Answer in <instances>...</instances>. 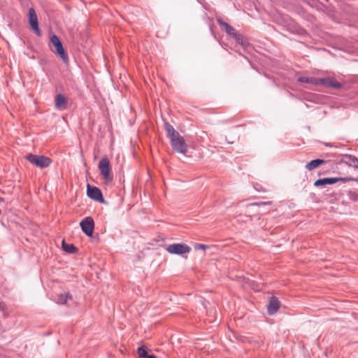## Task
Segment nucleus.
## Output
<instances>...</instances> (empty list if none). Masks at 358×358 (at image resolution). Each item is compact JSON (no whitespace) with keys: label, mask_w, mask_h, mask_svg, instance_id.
<instances>
[{"label":"nucleus","mask_w":358,"mask_h":358,"mask_svg":"<svg viewBox=\"0 0 358 358\" xmlns=\"http://www.w3.org/2000/svg\"><path fill=\"white\" fill-rule=\"evenodd\" d=\"M137 352L139 357L142 358H145L148 355L146 350L143 347H139Z\"/></svg>","instance_id":"a211bd4d"},{"label":"nucleus","mask_w":358,"mask_h":358,"mask_svg":"<svg viewBox=\"0 0 358 358\" xmlns=\"http://www.w3.org/2000/svg\"><path fill=\"white\" fill-rule=\"evenodd\" d=\"M69 299H71V296L69 294H61L58 296L57 303L64 304L66 303Z\"/></svg>","instance_id":"f3484780"},{"label":"nucleus","mask_w":358,"mask_h":358,"mask_svg":"<svg viewBox=\"0 0 358 358\" xmlns=\"http://www.w3.org/2000/svg\"><path fill=\"white\" fill-rule=\"evenodd\" d=\"M28 20L31 29L38 36H41V31L38 27V16L33 8H31L29 10Z\"/></svg>","instance_id":"1a4fd4ad"},{"label":"nucleus","mask_w":358,"mask_h":358,"mask_svg":"<svg viewBox=\"0 0 358 358\" xmlns=\"http://www.w3.org/2000/svg\"><path fill=\"white\" fill-rule=\"evenodd\" d=\"M218 22L220 26H222L223 28H224V29L229 34L234 36H236L235 29L231 26H230L228 23L225 22L221 20H218Z\"/></svg>","instance_id":"4468645a"},{"label":"nucleus","mask_w":358,"mask_h":358,"mask_svg":"<svg viewBox=\"0 0 358 358\" xmlns=\"http://www.w3.org/2000/svg\"><path fill=\"white\" fill-rule=\"evenodd\" d=\"M166 250L170 254L182 255L189 253L191 251V248L186 244L173 243L168 245Z\"/></svg>","instance_id":"20e7f679"},{"label":"nucleus","mask_w":358,"mask_h":358,"mask_svg":"<svg viewBox=\"0 0 358 358\" xmlns=\"http://www.w3.org/2000/svg\"><path fill=\"white\" fill-rule=\"evenodd\" d=\"M55 106L59 110H64L66 108V100L62 94H58L55 98Z\"/></svg>","instance_id":"f8f14e48"},{"label":"nucleus","mask_w":358,"mask_h":358,"mask_svg":"<svg viewBox=\"0 0 358 358\" xmlns=\"http://www.w3.org/2000/svg\"><path fill=\"white\" fill-rule=\"evenodd\" d=\"M25 158L31 164L41 169L48 167L52 163V160L49 157L43 155L29 154L26 155Z\"/></svg>","instance_id":"f03ea898"},{"label":"nucleus","mask_w":358,"mask_h":358,"mask_svg":"<svg viewBox=\"0 0 358 358\" xmlns=\"http://www.w3.org/2000/svg\"><path fill=\"white\" fill-rule=\"evenodd\" d=\"M87 196L98 202L103 203L104 199L101 191L96 187H92L90 185H87Z\"/></svg>","instance_id":"6e6552de"},{"label":"nucleus","mask_w":358,"mask_h":358,"mask_svg":"<svg viewBox=\"0 0 358 358\" xmlns=\"http://www.w3.org/2000/svg\"><path fill=\"white\" fill-rule=\"evenodd\" d=\"M319 79L312 77H299L298 80L301 83H308L315 85H319Z\"/></svg>","instance_id":"2eb2a0df"},{"label":"nucleus","mask_w":358,"mask_h":358,"mask_svg":"<svg viewBox=\"0 0 358 358\" xmlns=\"http://www.w3.org/2000/svg\"><path fill=\"white\" fill-rule=\"evenodd\" d=\"M208 248V245L204 244H195V250H206Z\"/></svg>","instance_id":"6ab92c4d"},{"label":"nucleus","mask_w":358,"mask_h":358,"mask_svg":"<svg viewBox=\"0 0 358 358\" xmlns=\"http://www.w3.org/2000/svg\"><path fill=\"white\" fill-rule=\"evenodd\" d=\"M50 42L55 47V52L61 57L64 62H66L68 59V57L58 36L56 35H52L50 38Z\"/></svg>","instance_id":"423d86ee"},{"label":"nucleus","mask_w":358,"mask_h":358,"mask_svg":"<svg viewBox=\"0 0 358 358\" xmlns=\"http://www.w3.org/2000/svg\"><path fill=\"white\" fill-rule=\"evenodd\" d=\"M164 129L170 139L173 150L182 155H186L188 151V145L184 138L168 122L164 123Z\"/></svg>","instance_id":"f257e3e1"},{"label":"nucleus","mask_w":358,"mask_h":358,"mask_svg":"<svg viewBox=\"0 0 358 358\" xmlns=\"http://www.w3.org/2000/svg\"><path fill=\"white\" fill-rule=\"evenodd\" d=\"M246 217H247L248 220H250V216L246 215Z\"/></svg>","instance_id":"5701e85b"},{"label":"nucleus","mask_w":358,"mask_h":358,"mask_svg":"<svg viewBox=\"0 0 358 358\" xmlns=\"http://www.w3.org/2000/svg\"><path fill=\"white\" fill-rule=\"evenodd\" d=\"M82 231L88 236H92L94 229V222L91 217L84 218L80 223Z\"/></svg>","instance_id":"0eeeda50"},{"label":"nucleus","mask_w":358,"mask_h":358,"mask_svg":"<svg viewBox=\"0 0 358 358\" xmlns=\"http://www.w3.org/2000/svg\"><path fill=\"white\" fill-rule=\"evenodd\" d=\"M354 168H355V169H358V166H357V165H355V166H354Z\"/></svg>","instance_id":"4be33fe9"},{"label":"nucleus","mask_w":358,"mask_h":358,"mask_svg":"<svg viewBox=\"0 0 358 358\" xmlns=\"http://www.w3.org/2000/svg\"><path fill=\"white\" fill-rule=\"evenodd\" d=\"M62 248L64 250L69 253H74L76 252V248L72 244L66 243L64 241H62Z\"/></svg>","instance_id":"dca6fc26"},{"label":"nucleus","mask_w":358,"mask_h":358,"mask_svg":"<svg viewBox=\"0 0 358 358\" xmlns=\"http://www.w3.org/2000/svg\"><path fill=\"white\" fill-rule=\"evenodd\" d=\"M99 169L103 180L106 182H110L113 180L111 169L110 168V162L108 158L101 159L99 164Z\"/></svg>","instance_id":"7ed1b4c3"},{"label":"nucleus","mask_w":358,"mask_h":358,"mask_svg":"<svg viewBox=\"0 0 358 358\" xmlns=\"http://www.w3.org/2000/svg\"><path fill=\"white\" fill-rule=\"evenodd\" d=\"M319 85H324L333 89H341L342 87V85L333 78H320Z\"/></svg>","instance_id":"9d476101"},{"label":"nucleus","mask_w":358,"mask_h":358,"mask_svg":"<svg viewBox=\"0 0 358 358\" xmlns=\"http://www.w3.org/2000/svg\"><path fill=\"white\" fill-rule=\"evenodd\" d=\"M145 358H157L155 355H148Z\"/></svg>","instance_id":"412c9836"},{"label":"nucleus","mask_w":358,"mask_h":358,"mask_svg":"<svg viewBox=\"0 0 358 358\" xmlns=\"http://www.w3.org/2000/svg\"><path fill=\"white\" fill-rule=\"evenodd\" d=\"M345 164H346V165H348V166H350V164H348V163H347V162H345Z\"/></svg>","instance_id":"b1692460"},{"label":"nucleus","mask_w":358,"mask_h":358,"mask_svg":"<svg viewBox=\"0 0 358 358\" xmlns=\"http://www.w3.org/2000/svg\"><path fill=\"white\" fill-rule=\"evenodd\" d=\"M355 179L352 177H344V178H326L317 180L314 185L316 187L324 186L327 185H333L338 181H342L344 182L353 181Z\"/></svg>","instance_id":"39448f33"},{"label":"nucleus","mask_w":358,"mask_h":358,"mask_svg":"<svg viewBox=\"0 0 358 358\" xmlns=\"http://www.w3.org/2000/svg\"><path fill=\"white\" fill-rule=\"evenodd\" d=\"M280 307V302L277 298L272 296L270 299L269 303L267 306L268 313L269 315H273L278 311Z\"/></svg>","instance_id":"9b49d317"},{"label":"nucleus","mask_w":358,"mask_h":358,"mask_svg":"<svg viewBox=\"0 0 358 358\" xmlns=\"http://www.w3.org/2000/svg\"><path fill=\"white\" fill-rule=\"evenodd\" d=\"M324 162H325L323 159H314V160L310 161L306 165V169H308V171H312V170L317 168L320 165L324 164Z\"/></svg>","instance_id":"ddd939ff"},{"label":"nucleus","mask_w":358,"mask_h":358,"mask_svg":"<svg viewBox=\"0 0 358 358\" xmlns=\"http://www.w3.org/2000/svg\"><path fill=\"white\" fill-rule=\"evenodd\" d=\"M348 158H349L352 162H358V158H357L355 156H352V155H347L346 156Z\"/></svg>","instance_id":"aec40b11"}]
</instances>
